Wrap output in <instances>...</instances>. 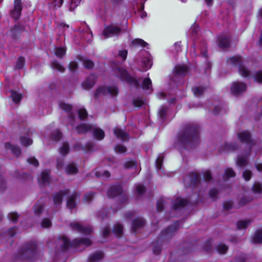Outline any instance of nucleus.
Listing matches in <instances>:
<instances>
[{"label": "nucleus", "instance_id": "10", "mask_svg": "<svg viewBox=\"0 0 262 262\" xmlns=\"http://www.w3.org/2000/svg\"><path fill=\"white\" fill-rule=\"evenodd\" d=\"M25 31L24 25L17 23L14 25L10 30L9 35L13 39H17L20 35Z\"/></svg>", "mask_w": 262, "mask_h": 262}, {"label": "nucleus", "instance_id": "18", "mask_svg": "<svg viewBox=\"0 0 262 262\" xmlns=\"http://www.w3.org/2000/svg\"><path fill=\"white\" fill-rule=\"evenodd\" d=\"M145 225V221L140 217H137L133 221L132 230L136 232L138 230L142 228Z\"/></svg>", "mask_w": 262, "mask_h": 262}, {"label": "nucleus", "instance_id": "8", "mask_svg": "<svg viewBox=\"0 0 262 262\" xmlns=\"http://www.w3.org/2000/svg\"><path fill=\"white\" fill-rule=\"evenodd\" d=\"M122 32V29L120 25L111 24L105 25L102 32V37L104 39L115 36L120 35Z\"/></svg>", "mask_w": 262, "mask_h": 262}, {"label": "nucleus", "instance_id": "62", "mask_svg": "<svg viewBox=\"0 0 262 262\" xmlns=\"http://www.w3.org/2000/svg\"><path fill=\"white\" fill-rule=\"evenodd\" d=\"M164 201L163 199H159L157 203V209L158 211H162L164 209Z\"/></svg>", "mask_w": 262, "mask_h": 262}, {"label": "nucleus", "instance_id": "51", "mask_svg": "<svg viewBox=\"0 0 262 262\" xmlns=\"http://www.w3.org/2000/svg\"><path fill=\"white\" fill-rule=\"evenodd\" d=\"M11 98L13 100V101L17 103L20 101L21 99V96L20 94L16 93L15 91L11 92Z\"/></svg>", "mask_w": 262, "mask_h": 262}, {"label": "nucleus", "instance_id": "56", "mask_svg": "<svg viewBox=\"0 0 262 262\" xmlns=\"http://www.w3.org/2000/svg\"><path fill=\"white\" fill-rule=\"evenodd\" d=\"M79 118L80 120H84L88 116V113L85 109L80 108L78 111Z\"/></svg>", "mask_w": 262, "mask_h": 262}, {"label": "nucleus", "instance_id": "25", "mask_svg": "<svg viewBox=\"0 0 262 262\" xmlns=\"http://www.w3.org/2000/svg\"><path fill=\"white\" fill-rule=\"evenodd\" d=\"M93 129V126L91 124H81L76 127V130L78 134H85L91 132Z\"/></svg>", "mask_w": 262, "mask_h": 262}, {"label": "nucleus", "instance_id": "26", "mask_svg": "<svg viewBox=\"0 0 262 262\" xmlns=\"http://www.w3.org/2000/svg\"><path fill=\"white\" fill-rule=\"evenodd\" d=\"M66 171L69 174H74L78 172V169L76 165L72 163L67 165L66 167Z\"/></svg>", "mask_w": 262, "mask_h": 262}, {"label": "nucleus", "instance_id": "54", "mask_svg": "<svg viewBox=\"0 0 262 262\" xmlns=\"http://www.w3.org/2000/svg\"><path fill=\"white\" fill-rule=\"evenodd\" d=\"M21 144L25 146L31 145L32 143V140L31 139L26 138L25 137H21L20 139Z\"/></svg>", "mask_w": 262, "mask_h": 262}, {"label": "nucleus", "instance_id": "52", "mask_svg": "<svg viewBox=\"0 0 262 262\" xmlns=\"http://www.w3.org/2000/svg\"><path fill=\"white\" fill-rule=\"evenodd\" d=\"M62 137V134L59 130H56L52 134V138L55 141H59Z\"/></svg>", "mask_w": 262, "mask_h": 262}, {"label": "nucleus", "instance_id": "2", "mask_svg": "<svg viewBox=\"0 0 262 262\" xmlns=\"http://www.w3.org/2000/svg\"><path fill=\"white\" fill-rule=\"evenodd\" d=\"M180 225L179 222H175L172 225L161 232L157 240L152 243L153 252L155 254L158 255L160 253L162 250V243L167 242L171 239L179 229Z\"/></svg>", "mask_w": 262, "mask_h": 262}, {"label": "nucleus", "instance_id": "57", "mask_svg": "<svg viewBox=\"0 0 262 262\" xmlns=\"http://www.w3.org/2000/svg\"><path fill=\"white\" fill-rule=\"evenodd\" d=\"M132 43L135 46H141L142 47H146L147 43L141 39H135L133 40Z\"/></svg>", "mask_w": 262, "mask_h": 262}, {"label": "nucleus", "instance_id": "41", "mask_svg": "<svg viewBox=\"0 0 262 262\" xmlns=\"http://www.w3.org/2000/svg\"><path fill=\"white\" fill-rule=\"evenodd\" d=\"M215 248L217 251L222 254L226 253L228 249V247L226 245L222 243L217 245Z\"/></svg>", "mask_w": 262, "mask_h": 262}, {"label": "nucleus", "instance_id": "59", "mask_svg": "<svg viewBox=\"0 0 262 262\" xmlns=\"http://www.w3.org/2000/svg\"><path fill=\"white\" fill-rule=\"evenodd\" d=\"M145 191V187L142 184H138L136 186V192L137 195H141Z\"/></svg>", "mask_w": 262, "mask_h": 262}, {"label": "nucleus", "instance_id": "17", "mask_svg": "<svg viewBox=\"0 0 262 262\" xmlns=\"http://www.w3.org/2000/svg\"><path fill=\"white\" fill-rule=\"evenodd\" d=\"M113 132L116 137L122 141H127L129 140V135L124 130L116 127L114 128Z\"/></svg>", "mask_w": 262, "mask_h": 262}, {"label": "nucleus", "instance_id": "31", "mask_svg": "<svg viewBox=\"0 0 262 262\" xmlns=\"http://www.w3.org/2000/svg\"><path fill=\"white\" fill-rule=\"evenodd\" d=\"M252 242L254 244L262 243V230H257L253 236Z\"/></svg>", "mask_w": 262, "mask_h": 262}, {"label": "nucleus", "instance_id": "12", "mask_svg": "<svg viewBox=\"0 0 262 262\" xmlns=\"http://www.w3.org/2000/svg\"><path fill=\"white\" fill-rule=\"evenodd\" d=\"M73 230L76 231L78 232L83 234H90L92 231V227L90 226H83L79 222H72L70 225Z\"/></svg>", "mask_w": 262, "mask_h": 262}, {"label": "nucleus", "instance_id": "7", "mask_svg": "<svg viewBox=\"0 0 262 262\" xmlns=\"http://www.w3.org/2000/svg\"><path fill=\"white\" fill-rule=\"evenodd\" d=\"M115 73L122 81H124L130 85L138 88L140 86L139 80L135 77L130 76L127 71L122 68H117Z\"/></svg>", "mask_w": 262, "mask_h": 262}, {"label": "nucleus", "instance_id": "40", "mask_svg": "<svg viewBox=\"0 0 262 262\" xmlns=\"http://www.w3.org/2000/svg\"><path fill=\"white\" fill-rule=\"evenodd\" d=\"M142 88L144 90H150L152 91V85L151 80L147 78H145L143 81Z\"/></svg>", "mask_w": 262, "mask_h": 262}, {"label": "nucleus", "instance_id": "42", "mask_svg": "<svg viewBox=\"0 0 262 262\" xmlns=\"http://www.w3.org/2000/svg\"><path fill=\"white\" fill-rule=\"evenodd\" d=\"M93 143L91 142H88L85 145V147H83L82 146H79L78 145H76L74 147V149L75 150H77V149H83V150H91L93 149Z\"/></svg>", "mask_w": 262, "mask_h": 262}, {"label": "nucleus", "instance_id": "30", "mask_svg": "<svg viewBox=\"0 0 262 262\" xmlns=\"http://www.w3.org/2000/svg\"><path fill=\"white\" fill-rule=\"evenodd\" d=\"M93 136L98 140H102L104 137V132L99 128H95L93 126L92 129Z\"/></svg>", "mask_w": 262, "mask_h": 262}, {"label": "nucleus", "instance_id": "21", "mask_svg": "<svg viewBox=\"0 0 262 262\" xmlns=\"http://www.w3.org/2000/svg\"><path fill=\"white\" fill-rule=\"evenodd\" d=\"M189 201L185 199L177 198L173 205V210H179L186 206L189 204Z\"/></svg>", "mask_w": 262, "mask_h": 262}, {"label": "nucleus", "instance_id": "53", "mask_svg": "<svg viewBox=\"0 0 262 262\" xmlns=\"http://www.w3.org/2000/svg\"><path fill=\"white\" fill-rule=\"evenodd\" d=\"M25 63V58L23 57H19L16 62L15 68L17 69H21L24 67Z\"/></svg>", "mask_w": 262, "mask_h": 262}, {"label": "nucleus", "instance_id": "14", "mask_svg": "<svg viewBox=\"0 0 262 262\" xmlns=\"http://www.w3.org/2000/svg\"><path fill=\"white\" fill-rule=\"evenodd\" d=\"M22 3L21 0H15L14 1V8L11 11V15L15 20L18 19L22 10Z\"/></svg>", "mask_w": 262, "mask_h": 262}, {"label": "nucleus", "instance_id": "13", "mask_svg": "<svg viewBox=\"0 0 262 262\" xmlns=\"http://www.w3.org/2000/svg\"><path fill=\"white\" fill-rule=\"evenodd\" d=\"M246 84L242 82H234L232 83L231 88V93L234 96H238L242 94L246 90Z\"/></svg>", "mask_w": 262, "mask_h": 262}, {"label": "nucleus", "instance_id": "43", "mask_svg": "<svg viewBox=\"0 0 262 262\" xmlns=\"http://www.w3.org/2000/svg\"><path fill=\"white\" fill-rule=\"evenodd\" d=\"M252 191L255 194H260L262 193V186L259 183H255L252 187Z\"/></svg>", "mask_w": 262, "mask_h": 262}, {"label": "nucleus", "instance_id": "11", "mask_svg": "<svg viewBox=\"0 0 262 262\" xmlns=\"http://www.w3.org/2000/svg\"><path fill=\"white\" fill-rule=\"evenodd\" d=\"M200 181V174L195 172H192L184 179V182L187 187H195L199 184Z\"/></svg>", "mask_w": 262, "mask_h": 262}, {"label": "nucleus", "instance_id": "44", "mask_svg": "<svg viewBox=\"0 0 262 262\" xmlns=\"http://www.w3.org/2000/svg\"><path fill=\"white\" fill-rule=\"evenodd\" d=\"M254 80L259 83H262V70L256 71L253 76Z\"/></svg>", "mask_w": 262, "mask_h": 262}, {"label": "nucleus", "instance_id": "35", "mask_svg": "<svg viewBox=\"0 0 262 262\" xmlns=\"http://www.w3.org/2000/svg\"><path fill=\"white\" fill-rule=\"evenodd\" d=\"M168 110V107L166 106H163L161 107L160 110L158 112V116L159 118L160 119L161 122H163L165 119L167 115V111Z\"/></svg>", "mask_w": 262, "mask_h": 262}, {"label": "nucleus", "instance_id": "6", "mask_svg": "<svg viewBox=\"0 0 262 262\" xmlns=\"http://www.w3.org/2000/svg\"><path fill=\"white\" fill-rule=\"evenodd\" d=\"M243 59L240 56H234L229 58L227 60L228 63L238 67V72L241 76L248 77L251 75V72L243 65Z\"/></svg>", "mask_w": 262, "mask_h": 262}, {"label": "nucleus", "instance_id": "20", "mask_svg": "<svg viewBox=\"0 0 262 262\" xmlns=\"http://www.w3.org/2000/svg\"><path fill=\"white\" fill-rule=\"evenodd\" d=\"M230 37L226 35H220L218 37V46L222 49H227L229 47Z\"/></svg>", "mask_w": 262, "mask_h": 262}, {"label": "nucleus", "instance_id": "63", "mask_svg": "<svg viewBox=\"0 0 262 262\" xmlns=\"http://www.w3.org/2000/svg\"><path fill=\"white\" fill-rule=\"evenodd\" d=\"M41 226L43 228H49L51 226L52 223L48 219H44L41 223Z\"/></svg>", "mask_w": 262, "mask_h": 262}, {"label": "nucleus", "instance_id": "46", "mask_svg": "<svg viewBox=\"0 0 262 262\" xmlns=\"http://www.w3.org/2000/svg\"><path fill=\"white\" fill-rule=\"evenodd\" d=\"M48 3L53 8L60 7L62 5L63 0H48Z\"/></svg>", "mask_w": 262, "mask_h": 262}, {"label": "nucleus", "instance_id": "1", "mask_svg": "<svg viewBox=\"0 0 262 262\" xmlns=\"http://www.w3.org/2000/svg\"><path fill=\"white\" fill-rule=\"evenodd\" d=\"M200 127L195 123L184 125L177 136L178 142L186 148H192L200 143Z\"/></svg>", "mask_w": 262, "mask_h": 262}, {"label": "nucleus", "instance_id": "15", "mask_svg": "<svg viewBox=\"0 0 262 262\" xmlns=\"http://www.w3.org/2000/svg\"><path fill=\"white\" fill-rule=\"evenodd\" d=\"M96 81L97 77L94 75H91L81 83V86L85 90H89L94 86Z\"/></svg>", "mask_w": 262, "mask_h": 262}, {"label": "nucleus", "instance_id": "55", "mask_svg": "<svg viewBox=\"0 0 262 262\" xmlns=\"http://www.w3.org/2000/svg\"><path fill=\"white\" fill-rule=\"evenodd\" d=\"M163 158H164V156H163V154H161L158 156V157L157 158V159L156 160V167L158 169H160L162 168Z\"/></svg>", "mask_w": 262, "mask_h": 262}, {"label": "nucleus", "instance_id": "4", "mask_svg": "<svg viewBox=\"0 0 262 262\" xmlns=\"http://www.w3.org/2000/svg\"><path fill=\"white\" fill-rule=\"evenodd\" d=\"M92 241L88 238H77L70 242L66 236L59 237L57 240V244L62 251H66L70 247L78 248L81 245L88 247L92 244Z\"/></svg>", "mask_w": 262, "mask_h": 262}, {"label": "nucleus", "instance_id": "19", "mask_svg": "<svg viewBox=\"0 0 262 262\" xmlns=\"http://www.w3.org/2000/svg\"><path fill=\"white\" fill-rule=\"evenodd\" d=\"M122 192V189L120 185H113L110 187L107 192L109 198H114Z\"/></svg>", "mask_w": 262, "mask_h": 262}, {"label": "nucleus", "instance_id": "27", "mask_svg": "<svg viewBox=\"0 0 262 262\" xmlns=\"http://www.w3.org/2000/svg\"><path fill=\"white\" fill-rule=\"evenodd\" d=\"M50 181V177L49 172L47 171H42L41 173L40 178L39 180V182L43 185L49 184Z\"/></svg>", "mask_w": 262, "mask_h": 262}, {"label": "nucleus", "instance_id": "61", "mask_svg": "<svg viewBox=\"0 0 262 262\" xmlns=\"http://www.w3.org/2000/svg\"><path fill=\"white\" fill-rule=\"evenodd\" d=\"M94 194L95 193L92 192L86 193L83 198V200L87 203H89L93 200Z\"/></svg>", "mask_w": 262, "mask_h": 262}, {"label": "nucleus", "instance_id": "48", "mask_svg": "<svg viewBox=\"0 0 262 262\" xmlns=\"http://www.w3.org/2000/svg\"><path fill=\"white\" fill-rule=\"evenodd\" d=\"M235 176V173L232 168H229L226 169L224 177L226 179H228L231 177H234Z\"/></svg>", "mask_w": 262, "mask_h": 262}, {"label": "nucleus", "instance_id": "32", "mask_svg": "<svg viewBox=\"0 0 262 262\" xmlns=\"http://www.w3.org/2000/svg\"><path fill=\"white\" fill-rule=\"evenodd\" d=\"M114 233L117 236L120 237L123 233V227L122 225L117 223L114 225L113 229Z\"/></svg>", "mask_w": 262, "mask_h": 262}, {"label": "nucleus", "instance_id": "22", "mask_svg": "<svg viewBox=\"0 0 262 262\" xmlns=\"http://www.w3.org/2000/svg\"><path fill=\"white\" fill-rule=\"evenodd\" d=\"M188 71V68L185 66H176L173 69L174 76H184L186 75Z\"/></svg>", "mask_w": 262, "mask_h": 262}, {"label": "nucleus", "instance_id": "58", "mask_svg": "<svg viewBox=\"0 0 262 262\" xmlns=\"http://www.w3.org/2000/svg\"><path fill=\"white\" fill-rule=\"evenodd\" d=\"M115 150L117 153L122 154L126 151L127 148L124 146L118 144L115 146Z\"/></svg>", "mask_w": 262, "mask_h": 262}, {"label": "nucleus", "instance_id": "38", "mask_svg": "<svg viewBox=\"0 0 262 262\" xmlns=\"http://www.w3.org/2000/svg\"><path fill=\"white\" fill-rule=\"evenodd\" d=\"M51 66L53 69L56 70L62 73L65 71V68L56 60L53 61L51 63Z\"/></svg>", "mask_w": 262, "mask_h": 262}, {"label": "nucleus", "instance_id": "49", "mask_svg": "<svg viewBox=\"0 0 262 262\" xmlns=\"http://www.w3.org/2000/svg\"><path fill=\"white\" fill-rule=\"evenodd\" d=\"M142 62L144 66H145L146 69H148L150 68L152 64L151 60L149 56L143 58Z\"/></svg>", "mask_w": 262, "mask_h": 262}, {"label": "nucleus", "instance_id": "3", "mask_svg": "<svg viewBox=\"0 0 262 262\" xmlns=\"http://www.w3.org/2000/svg\"><path fill=\"white\" fill-rule=\"evenodd\" d=\"M237 136L239 141L246 143L249 146L247 153L244 155L238 156L237 157L236 164L239 167H244L248 164V157L250 154L251 147L255 144L254 141L251 138V134L248 130H244L237 134Z\"/></svg>", "mask_w": 262, "mask_h": 262}, {"label": "nucleus", "instance_id": "39", "mask_svg": "<svg viewBox=\"0 0 262 262\" xmlns=\"http://www.w3.org/2000/svg\"><path fill=\"white\" fill-rule=\"evenodd\" d=\"M66 48L65 47H57L55 49V54L57 57L61 58L65 55Z\"/></svg>", "mask_w": 262, "mask_h": 262}, {"label": "nucleus", "instance_id": "23", "mask_svg": "<svg viewBox=\"0 0 262 262\" xmlns=\"http://www.w3.org/2000/svg\"><path fill=\"white\" fill-rule=\"evenodd\" d=\"M6 150H10L12 153L16 157H18L21 154L20 147L17 145H12L9 142H6L4 145Z\"/></svg>", "mask_w": 262, "mask_h": 262}, {"label": "nucleus", "instance_id": "28", "mask_svg": "<svg viewBox=\"0 0 262 262\" xmlns=\"http://www.w3.org/2000/svg\"><path fill=\"white\" fill-rule=\"evenodd\" d=\"M59 105L61 109L63 110V111L67 112L70 113L69 115L70 117L71 118L72 120H73L74 118V115L71 113V111L72 109V105L69 104L65 103L64 102H60Z\"/></svg>", "mask_w": 262, "mask_h": 262}, {"label": "nucleus", "instance_id": "5", "mask_svg": "<svg viewBox=\"0 0 262 262\" xmlns=\"http://www.w3.org/2000/svg\"><path fill=\"white\" fill-rule=\"evenodd\" d=\"M37 255V244L34 242L26 243L16 256L20 260H34Z\"/></svg>", "mask_w": 262, "mask_h": 262}, {"label": "nucleus", "instance_id": "37", "mask_svg": "<svg viewBox=\"0 0 262 262\" xmlns=\"http://www.w3.org/2000/svg\"><path fill=\"white\" fill-rule=\"evenodd\" d=\"M251 222L252 221L249 220L239 221L236 224L237 228L238 229L246 228L250 225Z\"/></svg>", "mask_w": 262, "mask_h": 262}, {"label": "nucleus", "instance_id": "33", "mask_svg": "<svg viewBox=\"0 0 262 262\" xmlns=\"http://www.w3.org/2000/svg\"><path fill=\"white\" fill-rule=\"evenodd\" d=\"M205 90V87L201 86H195L192 89L194 95L198 97L202 96Z\"/></svg>", "mask_w": 262, "mask_h": 262}, {"label": "nucleus", "instance_id": "50", "mask_svg": "<svg viewBox=\"0 0 262 262\" xmlns=\"http://www.w3.org/2000/svg\"><path fill=\"white\" fill-rule=\"evenodd\" d=\"M82 61L83 64L85 68L91 69L94 67V64L92 60L85 58L83 59Z\"/></svg>", "mask_w": 262, "mask_h": 262}, {"label": "nucleus", "instance_id": "45", "mask_svg": "<svg viewBox=\"0 0 262 262\" xmlns=\"http://www.w3.org/2000/svg\"><path fill=\"white\" fill-rule=\"evenodd\" d=\"M252 200V199L251 197L243 196L240 199L239 201V205L240 206H243L246 204L251 202Z\"/></svg>", "mask_w": 262, "mask_h": 262}, {"label": "nucleus", "instance_id": "47", "mask_svg": "<svg viewBox=\"0 0 262 262\" xmlns=\"http://www.w3.org/2000/svg\"><path fill=\"white\" fill-rule=\"evenodd\" d=\"M43 206L42 204L40 203H36L34 205V211L36 215H40L42 210H43Z\"/></svg>", "mask_w": 262, "mask_h": 262}, {"label": "nucleus", "instance_id": "64", "mask_svg": "<svg viewBox=\"0 0 262 262\" xmlns=\"http://www.w3.org/2000/svg\"><path fill=\"white\" fill-rule=\"evenodd\" d=\"M252 176V172L249 170H245L243 173V177L246 181H249Z\"/></svg>", "mask_w": 262, "mask_h": 262}, {"label": "nucleus", "instance_id": "24", "mask_svg": "<svg viewBox=\"0 0 262 262\" xmlns=\"http://www.w3.org/2000/svg\"><path fill=\"white\" fill-rule=\"evenodd\" d=\"M103 257L104 254L102 251H96L89 255L87 262H98Z\"/></svg>", "mask_w": 262, "mask_h": 262}, {"label": "nucleus", "instance_id": "29", "mask_svg": "<svg viewBox=\"0 0 262 262\" xmlns=\"http://www.w3.org/2000/svg\"><path fill=\"white\" fill-rule=\"evenodd\" d=\"M77 196V193L72 194L68 199L67 205L69 208L72 209L76 206L75 199Z\"/></svg>", "mask_w": 262, "mask_h": 262}, {"label": "nucleus", "instance_id": "60", "mask_svg": "<svg viewBox=\"0 0 262 262\" xmlns=\"http://www.w3.org/2000/svg\"><path fill=\"white\" fill-rule=\"evenodd\" d=\"M6 185L4 177L0 174V193L5 191Z\"/></svg>", "mask_w": 262, "mask_h": 262}, {"label": "nucleus", "instance_id": "36", "mask_svg": "<svg viewBox=\"0 0 262 262\" xmlns=\"http://www.w3.org/2000/svg\"><path fill=\"white\" fill-rule=\"evenodd\" d=\"M70 150L69 144L68 142H64L62 143L61 147L59 148V151L62 156L67 155Z\"/></svg>", "mask_w": 262, "mask_h": 262}, {"label": "nucleus", "instance_id": "34", "mask_svg": "<svg viewBox=\"0 0 262 262\" xmlns=\"http://www.w3.org/2000/svg\"><path fill=\"white\" fill-rule=\"evenodd\" d=\"M238 147L236 143H225L224 145V150L225 151H234Z\"/></svg>", "mask_w": 262, "mask_h": 262}, {"label": "nucleus", "instance_id": "16", "mask_svg": "<svg viewBox=\"0 0 262 262\" xmlns=\"http://www.w3.org/2000/svg\"><path fill=\"white\" fill-rule=\"evenodd\" d=\"M70 192L68 189L61 190L58 192L55 193L53 196V201L55 205H60L62 201L63 197L64 195H68Z\"/></svg>", "mask_w": 262, "mask_h": 262}, {"label": "nucleus", "instance_id": "9", "mask_svg": "<svg viewBox=\"0 0 262 262\" xmlns=\"http://www.w3.org/2000/svg\"><path fill=\"white\" fill-rule=\"evenodd\" d=\"M118 93V90L116 86H100L98 88L95 93L94 97L95 99L98 98L101 96L110 94L112 96H116Z\"/></svg>", "mask_w": 262, "mask_h": 262}]
</instances>
